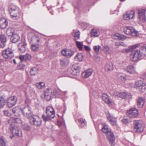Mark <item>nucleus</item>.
I'll use <instances>...</instances> for the list:
<instances>
[{"instance_id": "4", "label": "nucleus", "mask_w": 146, "mask_h": 146, "mask_svg": "<svg viewBox=\"0 0 146 146\" xmlns=\"http://www.w3.org/2000/svg\"><path fill=\"white\" fill-rule=\"evenodd\" d=\"M29 119L30 123L36 126H39L41 124V119L37 115H33Z\"/></svg>"}, {"instance_id": "43", "label": "nucleus", "mask_w": 146, "mask_h": 146, "mask_svg": "<svg viewBox=\"0 0 146 146\" xmlns=\"http://www.w3.org/2000/svg\"><path fill=\"white\" fill-rule=\"evenodd\" d=\"M39 48L38 44L33 43L31 45V49L33 51H36L38 50Z\"/></svg>"}, {"instance_id": "6", "label": "nucleus", "mask_w": 146, "mask_h": 146, "mask_svg": "<svg viewBox=\"0 0 146 146\" xmlns=\"http://www.w3.org/2000/svg\"><path fill=\"white\" fill-rule=\"evenodd\" d=\"M124 33L127 35H131L132 36H135L138 33L137 31L131 27H125L123 29Z\"/></svg>"}, {"instance_id": "24", "label": "nucleus", "mask_w": 146, "mask_h": 146, "mask_svg": "<svg viewBox=\"0 0 146 146\" xmlns=\"http://www.w3.org/2000/svg\"><path fill=\"white\" fill-rule=\"evenodd\" d=\"M12 122L11 124L12 126H15L16 125H18V124L21 123V119L19 118L14 117L12 119Z\"/></svg>"}, {"instance_id": "8", "label": "nucleus", "mask_w": 146, "mask_h": 146, "mask_svg": "<svg viewBox=\"0 0 146 146\" xmlns=\"http://www.w3.org/2000/svg\"><path fill=\"white\" fill-rule=\"evenodd\" d=\"M24 115L25 117L30 118L32 116L31 109L28 106H25L22 110Z\"/></svg>"}, {"instance_id": "59", "label": "nucleus", "mask_w": 146, "mask_h": 146, "mask_svg": "<svg viewBox=\"0 0 146 146\" xmlns=\"http://www.w3.org/2000/svg\"><path fill=\"white\" fill-rule=\"evenodd\" d=\"M141 77L143 79H146V72L143 74L141 76Z\"/></svg>"}, {"instance_id": "28", "label": "nucleus", "mask_w": 146, "mask_h": 146, "mask_svg": "<svg viewBox=\"0 0 146 146\" xmlns=\"http://www.w3.org/2000/svg\"><path fill=\"white\" fill-rule=\"evenodd\" d=\"M102 99L105 102L108 104H110L111 103V101L109 97L106 94H102Z\"/></svg>"}, {"instance_id": "17", "label": "nucleus", "mask_w": 146, "mask_h": 146, "mask_svg": "<svg viewBox=\"0 0 146 146\" xmlns=\"http://www.w3.org/2000/svg\"><path fill=\"white\" fill-rule=\"evenodd\" d=\"M93 72L92 69H88L85 70L82 73V77L84 78H87L92 75Z\"/></svg>"}, {"instance_id": "7", "label": "nucleus", "mask_w": 146, "mask_h": 146, "mask_svg": "<svg viewBox=\"0 0 146 146\" xmlns=\"http://www.w3.org/2000/svg\"><path fill=\"white\" fill-rule=\"evenodd\" d=\"M54 111L52 107L48 106L46 108V120L54 118Z\"/></svg>"}, {"instance_id": "22", "label": "nucleus", "mask_w": 146, "mask_h": 146, "mask_svg": "<svg viewBox=\"0 0 146 146\" xmlns=\"http://www.w3.org/2000/svg\"><path fill=\"white\" fill-rule=\"evenodd\" d=\"M17 12H16V10L13 11V14L10 13L12 18L14 19H17L19 18L20 13V10L19 9H18Z\"/></svg>"}, {"instance_id": "19", "label": "nucleus", "mask_w": 146, "mask_h": 146, "mask_svg": "<svg viewBox=\"0 0 146 146\" xmlns=\"http://www.w3.org/2000/svg\"><path fill=\"white\" fill-rule=\"evenodd\" d=\"M117 78L120 82H124L126 80V76L122 73H119L117 74Z\"/></svg>"}, {"instance_id": "20", "label": "nucleus", "mask_w": 146, "mask_h": 146, "mask_svg": "<svg viewBox=\"0 0 146 146\" xmlns=\"http://www.w3.org/2000/svg\"><path fill=\"white\" fill-rule=\"evenodd\" d=\"M20 38V37L19 35L14 34L11 36L10 40L12 43H16L19 40Z\"/></svg>"}, {"instance_id": "15", "label": "nucleus", "mask_w": 146, "mask_h": 146, "mask_svg": "<svg viewBox=\"0 0 146 146\" xmlns=\"http://www.w3.org/2000/svg\"><path fill=\"white\" fill-rule=\"evenodd\" d=\"M114 95L115 96H117L124 99H127L130 96L129 94H127L125 92H119L117 91L114 92Z\"/></svg>"}, {"instance_id": "41", "label": "nucleus", "mask_w": 146, "mask_h": 146, "mask_svg": "<svg viewBox=\"0 0 146 146\" xmlns=\"http://www.w3.org/2000/svg\"><path fill=\"white\" fill-rule=\"evenodd\" d=\"M101 131L104 133H107L108 132L110 131V129L108 128V126L107 125H105L103 126L101 129Z\"/></svg>"}, {"instance_id": "39", "label": "nucleus", "mask_w": 146, "mask_h": 146, "mask_svg": "<svg viewBox=\"0 0 146 146\" xmlns=\"http://www.w3.org/2000/svg\"><path fill=\"white\" fill-rule=\"evenodd\" d=\"M5 100L2 96L0 97V108H3L6 103Z\"/></svg>"}, {"instance_id": "52", "label": "nucleus", "mask_w": 146, "mask_h": 146, "mask_svg": "<svg viewBox=\"0 0 146 146\" xmlns=\"http://www.w3.org/2000/svg\"><path fill=\"white\" fill-rule=\"evenodd\" d=\"M74 51L69 49L68 53V57H71L74 54Z\"/></svg>"}, {"instance_id": "26", "label": "nucleus", "mask_w": 146, "mask_h": 146, "mask_svg": "<svg viewBox=\"0 0 146 146\" xmlns=\"http://www.w3.org/2000/svg\"><path fill=\"white\" fill-rule=\"evenodd\" d=\"M52 92L51 89L50 88H47L46 90V100H50L51 99Z\"/></svg>"}, {"instance_id": "55", "label": "nucleus", "mask_w": 146, "mask_h": 146, "mask_svg": "<svg viewBox=\"0 0 146 146\" xmlns=\"http://www.w3.org/2000/svg\"><path fill=\"white\" fill-rule=\"evenodd\" d=\"M59 94H58L57 90H54L53 91V92L52 93V95H53L54 96H56L59 95Z\"/></svg>"}, {"instance_id": "64", "label": "nucleus", "mask_w": 146, "mask_h": 146, "mask_svg": "<svg viewBox=\"0 0 146 146\" xmlns=\"http://www.w3.org/2000/svg\"><path fill=\"white\" fill-rule=\"evenodd\" d=\"M42 117L44 121H46V117L44 114L42 115Z\"/></svg>"}, {"instance_id": "40", "label": "nucleus", "mask_w": 146, "mask_h": 146, "mask_svg": "<svg viewBox=\"0 0 146 146\" xmlns=\"http://www.w3.org/2000/svg\"><path fill=\"white\" fill-rule=\"evenodd\" d=\"M102 50L105 53L108 54H109L111 52V50L110 48L106 45L103 46Z\"/></svg>"}, {"instance_id": "34", "label": "nucleus", "mask_w": 146, "mask_h": 146, "mask_svg": "<svg viewBox=\"0 0 146 146\" xmlns=\"http://www.w3.org/2000/svg\"><path fill=\"white\" fill-rule=\"evenodd\" d=\"M39 38L36 35H34L31 38V41L36 44H38L40 41Z\"/></svg>"}, {"instance_id": "1", "label": "nucleus", "mask_w": 146, "mask_h": 146, "mask_svg": "<svg viewBox=\"0 0 146 146\" xmlns=\"http://www.w3.org/2000/svg\"><path fill=\"white\" fill-rule=\"evenodd\" d=\"M2 55L5 59L9 60L14 57L13 50L10 48H7L4 50L2 53Z\"/></svg>"}, {"instance_id": "46", "label": "nucleus", "mask_w": 146, "mask_h": 146, "mask_svg": "<svg viewBox=\"0 0 146 146\" xmlns=\"http://www.w3.org/2000/svg\"><path fill=\"white\" fill-rule=\"evenodd\" d=\"M93 49L94 51L96 53H98L101 50V48L99 45H96L93 46Z\"/></svg>"}, {"instance_id": "21", "label": "nucleus", "mask_w": 146, "mask_h": 146, "mask_svg": "<svg viewBox=\"0 0 146 146\" xmlns=\"http://www.w3.org/2000/svg\"><path fill=\"white\" fill-rule=\"evenodd\" d=\"M8 24L7 20L5 18H2L0 20V27L2 29L5 28Z\"/></svg>"}, {"instance_id": "23", "label": "nucleus", "mask_w": 146, "mask_h": 146, "mask_svg": "<svg viewBox=\"0 0 146 146\" xmlns=\"http://www.w3.org/2000/svg\"><path fill=\"white\" fill-rule=\"evenodd\" d=\"M125 70L130 74H133L135 73V69L133 65H129L126 67Z\"/></svg>"}, {"instance_id": "42", "label": "nucleus", "mask_w": 146, "mask_h": 146, "mask_svg": "<svg viewBox=\"0 0 146 146\" xmlns=\"http://www.w3.org/2000/svg\"><path fill=\"white\" fill-rule=\"evenodd\" d=\"M45 84L43 82H40L36 84V85L39 89H42L44 88Z\"/></svg>"}, {"instance_id": "58", "label": "nucleus", "mask_w": 146, "mask_h": 146, "mask_svg": "<svg viewBox=\"0 0 146 146\" xmlns=\"http://www.w3.org/2000/svg\"><path fill=\"white\" fill-rule=\"evenodd\" d=\"M5 43L1 42L0 44V47L1 48H3L5 46Z\"/></svg>"}, {"instance_id": "62", "label": "nucleus", "mask_w": 146, "mask_h": 146, "mask_svg": "<svg viewBox=\"0 0 146 146\" xmlns=\"http://www.w3.org/2000/svg\"><path fill=\"white\" fill-rule=\"evenodd\" d=\"M122 121L123 123L125 124L127 123V119H123Z\"/></svg>"}, {"instance_id": "50", "label": "nucleus", "mask_w": 146, "mask_h": 146, "mask_svg": "<svg viewBox=\"0 0 146 146\" xmlns=\"http://www.w3.org/2000/svg\"><path fill=\"white\" fill-rule=\"evenodd\" d=\"M0 39L1 42H2L5 43L7 41V37L6 36L4 35H1Z\"/></svg>"}, {"instance_id": "51", "label": "nucleus", "mask_w": 146, "mask_h": 146, "mask_svg": "<svg viewBox=\"0 0 146 146\" xmlns=\"http://www.w3.org/2000/svg\"><path fill=\"white\" fill-rule=\"evenodd\" d=\"M25 60H29L31 58V55L28 54H26L25 55Z\"/></svg>"}, {"instance_id": "2", "label": "nucleus", "mask_w": 146, "mask_h": 146, "mask_svg": "<svg viewBox=\"0 0 146 146\" xmlns=\"http://www.w3.org/2000/svg\"><path fill=\"white\" fill-rule=\"evenodd\" d=\"M11 132L13 135L12 136H10L11 139H12L14 136L20 137L22 135L21 131L19 129L18 125L12 126L11 128Z\"/></svg>"}, {"instance_id": "32", "label": "nucleus", "mask_w": 146, "mask_h": 146, "mask_svg": "<svg viewBox=\"0 0 146 146\" xmlns=\"http://www.w3.org/2000/svg\"><path fill=\"white\" fill-rule=\"evenodd\" d=\"M142 56L146 55V46H142L139 50Z\"/></svg>"}, {"instance_id": "44", "label": "nucleus", "mask_w": 146, "mask_h": 146, "mask_svg": "<svg viewBox=\"0 0 146 146\" xmlns=\"http://www.w3.org/2000/svg\"><path fill=\"white\" fill-rule=\"evenodd\" d=\"M79 123L80 124L81 127L84 126L86 124L85 120L82 118H80L78 120Z\"/></svg>"}, {"instance_id": "61", "label": "nucleus", "mask_w": 146, "mask_h": 146, "mask_svg": "<svg viewBox=\"0 0 146 146\" xmlns=\"http://www.w3.org/2000/svg\"><path fill=\"white\" fill-rule=\"evenodd\" d=\"M4 114L6 116H8L9 115V113L7 110H4L3 111Z\"/></svg>"}, {"instance_id": "27", "label": "nucleus", "mask_w": 146, "mask_h": 146, "mask_svg": "<svg viewBox=\"0 0 146 146\" xmlns=\"http://www.w3.org/2000/svg\"><path fill=\"white\" fill-rule=\"evenodd\" d=\"M18 9H19L18 7L13 4L11 5L8 7V9L10 13H11L12 14L13 13V11H15L16 10V12H17Z\"/></svg>"}, {"instance_id": "30", "label": "nucleus", "mask_w": 146, "mask_h": 146, "mask_svg": "<svg viewBox=\"0 0 146 146\" xmlns=\"http://www.w3.org/2000/svg\"><path fill=\"white\" fill-rule=\"evenodd\" d=\"M21 110L19 107H15L12 109V111L14 113L15 115L17 116H19L20 115L19 113Z\"/></svg>"}, {"instance_id": "12", "label": "nucleus", "mask_w": 146, "mask_h": 146, "mask_svg": "<svg viewBox=\"0 0 146 146\" xmlns=\"http://www.w3.org/2000/svg\"><path fill=\"white\" fill-rule=\"evenodd\" d=\"M135 85L141 92H143L146 89V84L142 81H137L136 82Z\"/></svg>"}, {"instance_id": "25", "label": "nucleus", "mask_w": 146, "mask_h": 146, "mask_svg": "<svg viewBox=\"0 0 146 146\" xmlns=\"http://www.w3.org/2000/svg\"><path fill=\"white\" fill-rule=\"evenodd\" d=\"M113 69L112 64L111 62H108L105 64V69L106 71H111Z\"/></svg>"}, {"instance_id": "60", "label": "nucleus", "mask_w": 146, "mask_h": 146, "mask_svg": "<svg viewBox=\"0 0 146 146\" xmlns=\"http://www.w3.org/2000/svg\"><path fill=\"white\" fill-rule=\"evenodd\" d=\"M74 69L75 70H78L80 69V68L78 66V65H75L74 66Z\"/></svg>"}, {"instance_id": "54", "label": "nucleus", "mask_w": 146, "mask_h": 146, "mask_svg": "<svg viewBox=\"0 0 146 146\" xmlns=\"http://www.w3.org/2000/svg\"><path fill=\"white\" fill-rule=\"evenodd\" d=\"M115 45L117 46H126L127 45L124 44L123 42H121L119 43H116L115 44Z\"/></svg>"}, {"instance_id": "36", "label": "nucleus", "mask_w": 146, "mask_h": 146, "mask_svg": "<svg viewBox=\"0 0 146 146\" xmlns=\"http://www.w3.org/2000/svg\"><path fill=\"white\" fill-rule=\"evenodd\" d=\"M144 100L142 98H139L137 100V106L139 108H141L144 104Z\"/></svg>"}, {"instance_id": "35", "label": "nucleus", "mask_w": 146, "mask_h": 146, "mask_svg": "<svg viewBox=\"0 0 146 146\" xmlns=\"http://www.w3.org/2000/svg\"><path fill=\"white\" fill-rule=\"evenodd\" d=\"M68 63L69 61L66 59L62 58L60 60V64L62 66H66Z\"/></svg>"}, {"instance_id": "47", "label": "nucleus", "mask_w": 146, "mask_h": 146, "mask_svg": "<svg viewBox=\"0 0 146 146\" xmlns=\"http://www.w3.org/2000/svg\"><path fill=\"white\" fill-rule=\"evenodd\" d=\"M30 73L32 75H35L37 73V69L36 68H32L30 71Z\"/></svg>"}, {"instance_id": "53", "label": "nucleus", "mask_w": 146, "mask_h": 146, "mask_svg": "<svg viewBox=\"0 0 146 146\" xmlns=\"http://www.w3.org/2000/svg\"><path fill=\"white\" fill-rule=\"evenodd\" d=\"M23 128L26 130H28L29 129V127L27 124H25L23 126Z\"/></svg>"}, {"instance_id": "18", "label": "nucleus", "mask_w": 146, "mask_h": 146, "mask_svg": "<svg viewBox=\"0 0 146 146\" xmlns=\"http://www.w3.org/2000/svg\"><path fill=\"white\" fill-rule=\"evenodd\" d=\"M107 117L108 119L110 121L112 125H117V121L116 119L113 117L110 114L107 113Z\"/></svg>"}, {"instance_id": "29", "label": "nucleus", "mask_w": 146, "mask_h": 146, "mask_svg": "<svg viewBox=\"0 0 146 146\" xmlns=\"http://www.w3.org/2000/svg\"><path fill=\"white\" fill-rule=\"evenodd\" d=\"M139 46V45L135 44L130 46L128 48H124L123 50V52L124 53L129 52H130L131 49L136 48Z\"/></svg>"}, {"instance_id": "5", "label": "nucleus", "mask_w": 146, "mask_h": 146, "mask_svg": "<svg viewBox=\"0 0 146 146\" xmlns=\"http://www.w3.org/2000/svg\"><path fill=\"white\" fill-rule=\"evenodd\" d=\"M134 129L138 133L142 131L144 129V126L141 121L135 120L133 121Z\"/></svg>"}, {"instance_id": "56", "label": "nucleus", "mask_w": 146, "mask_h": 146, "mask_svg": "<svg viewBox=\"0 0 146 146\" xmlns=\"http://www.w3.org/2000/svg\"><path fill=\"white\" fill-rule=\"evenodd\" d=\"M19 59L20 60H21L22 61L25 60V55H21L19 57Z\"/></svg>"}, {"instance_id": "10", "label": "nucleus", "mask_w": 146, "mask_h": 146, "mask_svg": "<svg viewBox=\"0 0 146 146\" xmlns=\"http://www.w3.org/2000/svg\"><path fill=\"white\" fill-rule=\"evenodd\" d=\"M27 43L24 39L19 42L18 44V48L19 51L21 53H23L26 51Z\"/></svg>"}, {"instance_id": "14", "label": "nucleus", "mask_w": 146, "mask_h": 146, "mask_svg": "<svg viewBox=\"0 0 146 146\" xmlns=\"http://www.w3.org/2000/svg\"><path fill=\"white\" fill-rule=\"evenodd\" d=\"M107 139L110 141L111 145L114 146L115 141V137L112 132L110 131L106 134Z\"/></svg>"}, {"instance_id": "57", "label": "nucleus", "mask_w": 146, "mask_h": 146, "mask_svg": "<svg viewBox=\"0 0 146 146\" xmlns=\"http://www.w3.org/2000/svg\"><path fill=\"white\" fill-rule=\"evenodd\" d=\"M115 36H116L118 37H120L122 39H125L126 38V37L125 36H123V35H120L118 34H117V35H115Z\"/></svg>"}, {"instance_id": "33", "label": "nucleus", "mask_w": 146, "mask_h": 146, "mask_svg": "<svg viewBox=\"0 0 146 146\" xmlns=\"http://www.w3.org/2000/svg\"><path fill=\"white\" fill-rule=\"evenodd\" d=\"M90 35L91 37H97L99 35V32L97 29H93L90 33Z\"/></svg>"}, {"instance_id": "63", "label": "nucleus", "mask_w": 146, "mask_h": 146, "mask_svg": "<svg viewBox=\"0 0 146 146\" xmlns=\"http://www.w3.org/2000/svg\"><path fill=\"white\" fill-rule=\"evenodd\" d=\"M85 49L87 50H90V48L89 47L87 46H85Z\"/></svg>"}, {"instance_id": "13", "label": "nucleus", "mask_w": 146, "mask_h": 146, "mask_svg": "<svg viewBox=\"0 0 146 146\" xmlns=\"http://www.w3.org/2000/svg\"><path fill=\"white\" fill-rule=\"evenodd\" d=\"M135 14V12L134 11H128L123 15V18L125 20L132 19L134 18Z\"/></svg>"}, {"instance_id": "38", "label": "nucleus", "mask_w": 146, "mask_h": 146, "mask_svg": "<svg viewBox=\"0 0 146 146\" xmlns=\"http://www.w3.org/2000/svg\"><path fill=\"white\" fill-rule=\"evenodd\" d=\"M0 146H7L6 144V139L3 136H1L0 138Z\"/></svg>"}, {"instance_id": "45", "label": "nucleus", "mask_w": 146, "mask_h": 146, "mask_svg": "<svg viewBox=\"0 0 146 146\" xmlns=\"http://www.w3.org/2000/svg\"><path fill=\"white\" fill-rule=\"evenodd\" d=\"M83 55L81 53L78 54L75 57V59L77 61L81 62L83 60Z\"/></svg>"}, {"instance_id": "49", "label": "nucleus", "mask_w": 146, "mask_h": 146, "mask_svg": "<svg viewBox=\"0 0 146 146\" xmlns=\"http://www.w3.org/2000/svg\"><path fill=\"white\" fill-rule=\"evenodd\" d=\"M68 49H63L61 51L62 54L64 56L68 57Z\"/></svg>"}, {"instance_id": "48", "label": "nucleus", "mask_w": 146, "mask_h": 146, "mask_svg": "<svg viewBox=\"0 0 146 146\" xmlns=\"http://www.w3.org/2000/svg\"><path fill=\"white\" fill-rule=\"evenodd\" d=\"M76 44L80 50H82L83 48V44L82 42H80L77 41H76Z\"/></svg>"}, {"instance_id": "16", "label": "nucleus", "mask_w": 146, "mask_h": 146, "mask_svg": "<svg viewBox=\"0 0 146 146\" xmlns=\"http://www.w3.org/2000/svg\"><path fill=\"white\" fill-rule=\"evenodd\" d=\"M138 13L140 20L143 22H145V10L142 9H138Z\"/></svg>"}, {"instance_id": "3", "label": "nucleus", "mask_w": 146, "mask_h": 146, "mask_svg": "<svg viewBox=\"0 0 146 146\" xmlns=\"http://www.w3.org/2000/svg\"><path fill=\"white\" fill-rule=\"evenodd\" d=\"M142 56L139 50H132L130 54V58L133 61H136L139 59Z\"/></svg>"}, {"instance_id": "11", "label": "nucleus", "mask_w": 146, "mask_h": 146, "mask_svg": "<svg viewBox=\"0 0 146 146\" xmlns=\"http://www.w3.org/2000/svg\"><path fill=\"white\" fill-rule=\"evenodd\" d=\"M17 100V98L15 96L9 98L7 101V106L9 108L12 107L16 104Z\"/></svg>"}, {"instance_id": "9", "label": "nucleus", "mask_w": 146, "mask_h": 146, "mask_svg": "<svg viewBox=\"0 0 146 146\" xmlns=\"http://www.w3.org/2000/svg\"><path fill=\"white\" fill-rule=\"evenodd\" d=\"M138 112L137 110L132 108L128 110L127 113V115L130 117H135L138 115Z\"/></svg>"}, {"instance_id": "37", "label": "nucleus", "mask_w": 146, "mask_h": 146, "mask_svg": "<svg viewBox=\"0 0 146 146\" xmlns=\"http://www.w3.org/2000/svg\"><path fill=\"white\" fill-rule=\"evenodd\" d=\"M14 29L11 27L9 28L6 31V34L8 36H12L14 34Z\"/></svg>"}, {"instance_id": "31", "label": "nucleus", "mask_w": 146, "mask_h": 146, "mask_svg": "<svg viewBox=\"0 0 146 146\" xmlns=\"http://www.w3.org/2000/svg\"><path fill=\"white\" fill-rule=\"evenodd\" d=\"M72 35L73 36L75 39L78 40L80 37V33L79 31L76 30H74L73 32L72 33Z\"/></svg>"}]
</instances>
